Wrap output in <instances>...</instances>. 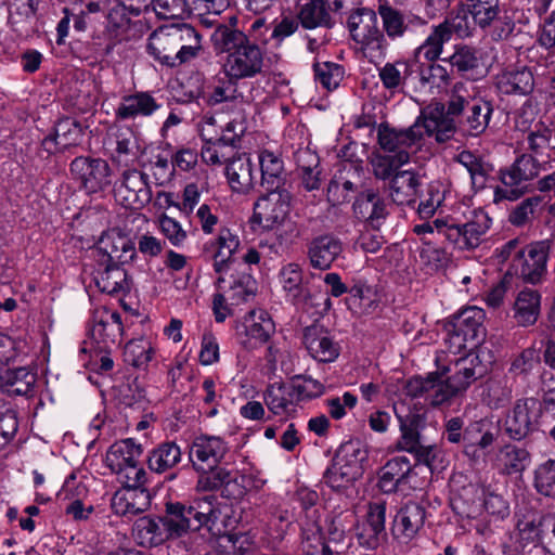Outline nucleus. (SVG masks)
Masks as SVG:
<instances>
[{
	"mask_svg": "<svg viewBox=\"0 0 555 555\" xmlns=\"http://www.w3.org/2000/svg\"><path fill=\"white\" fill-rule=\"evenodd\" d=\"M463 106H426L421 117L406 129L390 128L386 124L378 127V143L384 151L397 154L406 152L410 158L422 144L424 135H435L438 142L450 140L455 132L453 116L460 114Z\"/></svg>",
	"mask_w": 555,
	"mask_h": 555,
	"instance_id": "f257e3e1",
	"label": "nucleus"
},
{
	"mask_svg": "<svg viewBox=\"0 0 555 555\" xmlns=\"http://www.w3.org/2000/svg\"><path fill=\"white\" fill-rule=\"evenodd\" d=\"M216 51L227 52L223 70L230 79L251 78L263 67V52L244 31L232 27H216L211 34Z\"/></svg>",
	"mask_w": 555,
	"mask_h": 555,
	"instance_id": "f03ea898",
	"label": "nucleus"
},
{
	"mask_svg": "<svg viewBox=\"0 0 555 555\" xmlns=\"http://www.w3.org/2000/svg\"><path fill=\"white\" fill-rule=\"evenodd\" d=\"M201 48V36L190 24L160 26L150 35L147 42L149 53L169 66L190 61Z\"/></svg>",
	"mask_w": 555,
	"mask_h": 555,
	"instance_id": "7ed1b4c3",
	"label": "nucleus"
},
{
	"mask_svg": "<svg viewBox=\"0 0 555 555\" xmlns=\"http://www.w3.org/2000/svg\"><path fill=\"white\" fill-rule=\"evenodd\" d=\"M491 227V218L482 209L474 210L473 218L461 224L453 219L437 218L416 224L413 231L418 235L437 233L460 250L477 248Z\"/></svg>",
	"mask_w": 555,
	"mask_h": 555,
	"instance_id": "20e7f679",
	"label": "nucleus"
},
{
	"mask_svg": "<svg viewBox=\"0 0 555 555\" xmlns=\"http://www.w3.org/2000/svg\"><path fill=\"white\" fill-rule=\"evenodd\" d=\"M353 212L365 224L356 245L363 253L376 254L385 244L384 236L378 232L388 216L385 199L373 189H367L354 201Z\"/></svg>",
	"mask_w": 555,
	"mask_h": 555,
	"instance_id": "39448f33",
	"label": "nucleus"
},
{
	"mask_svg": "<svg viewBox=\"0 0 555 555\" xmlns=\"http://www.w3.org/2000/svg\"><path fill=\"white\" fill-rule=\"evenodd\" d=\"M366 459L367 451L359 441L343 443L324 473V482L334 490L347 488L362 476Z\"/></svg>",
	"mask_w": 555,
	"mask_h": 555,
	"instance_id": "423d86ee",
	"label": "nucleus"
},
{
	"mask_svg": "<svg viewBox=\"0 0 555 555\" xmlns=\"http://www.w3.org/2000/svg\"><path fill=\"white\" fill-rule=\"evenodd\" d=\"M351 17L349 22L352 39L358 44L360 53L371 63L382 62L389 48L388 38L377 25L376 13L372 10L362 9L359 13L360 23Z\"/></svg>",
	"mask_w": 555,
	"mask_h": 555,
	"instance_id": "0eeeda50",
	"label": "nucleus"
},
{
	"mask_svg": "<svg viewBox=\"0 0 555 555\" xmlns=\"http://www.w3.org/2000/svg\"><path fill=\"white\" fill-rule=\"evenodd\" d=\"M485 319V311L475 306L454 314L448 327L447 343L450 351L456 353L465 349L467 344H470L472 348L481 344L486 336Z\"/></svg>",
	"mask_w": 555,
	"mask_h": 555,
	"instance_id": "6e6552de",
	"label": "nucleus"
},
{
	"mask_svg": "<svg viewBox=\"0 0 555 555\" xmlns=\"http://www.w3.org/2000/svg\"><path fill=\"white\" fill-rule=\"evenodd\" d=\"M450 367L444 366L438 371L442 389L437 401L448 402L459 392L466 390L474 382L483 377L488 367L477 354H468L456 360L452 375H448Z\"/></svg>",
	"mask_w": 555,
	"mask_h": 555,
	"instance_id": "1a4fd4ad",
	"label": "nucleus"
},
{
	"mask_svg": "<svg viewBox=\"0 0 555 555\" xmlns=\"http://www.w3.org/2000/svg\"><path fill=\"white\" fill-rule=\"evenodd\" d=\"M551 242L547 240L528 244L517 250L508 273L521 279L525 283H541L547 274V259Z\"/></svg>",
	"mask_w": 555,
	"mask_h": 555,
	"instance_id": "9d476101",
	"label": "nucleus"
},
{
	"mask_svg": "<svg viewBox=\"0 0 555 555\" xmlns=\"http://www.w3.org/2000/svg\"><path fill=\"white\" fill-rule=\"evenodd\" d=\"M544 424L535 397H521L515 400L504 418V433L514 441H521L539 430Z\"/></svg>",
	"mask_w": 555,
	"mask_h": 555,
	"instance_id": "9b49d317",
	"label": "nucleus"
},
{
	"mask_svg": "<svg viewBox=\"0 0 555 555\" xmlns=\"http://www.w3.org/2000/svg\"><path fill=\"white\" fill-rule=\"evenodd\" d=\"M115 197L126 208L141 209L152 199L149 176L137 169H127L115 184Z\"/></svg>",
	"mask_w": 555,
	"mask_h": 555,
	"instance_id": "f8f14e48",
	"label": "nucleus"
},
{
	"mask_svg": "<svg viewBox=\"0 0 555 555\" xmlns=\"http://www.w3.org/2000/svg\"><path fill=\"white\" fill-rule=\"evenodd\" d=\"M70 173L87 193L100 192L111 184V168L102 158L76 157L70 163Z\"/></svg>",
	"mask_w": 555,
	"mask_h": 555,
	"instance_id": "ddd939ff",
	"label": "nucleus"
},
{
	"mask_svg": "<svg viewBox=\"0 0 555 555\" xmlns=\"http://www.w3.org/2000/svg\"><path fill=\"white\" fill-rule=\"evenodd\" d=\"M498 437L499 430L494 428L491 421L481 418L470 422L464 428L463 453L474 463H479Z\"/></svg>",
	"mask_w": 555,
	"mask_h": 555,
	"instance_id": "4468645a",
	"label": "nucleus"
},
{
	"mask_svg": "<svg viewBox=\"0 0 555 555\" xmlns=\"http://www.w3.org/2000/svg\"><path fill=\"white\" fill-rule=\"evenodd\" d=\"M267 192L254 206V219L262 228L272 229L288 215L292 195L287 190Z\"/></svg>",
	"mask_w": 555,
	"mask_h": 555,
	"instance_id": "2eb2a0df",
	"label": "nucleus"
},
{
	"mask_svg": "<svg viewBox=\"0 0 555 555\" xmlns=\"http://www.w3.org/2000/svg\"><path fill=\"white\" fill-rule=\"evenodd\" d=\"M426 509L416 502H408L395 515L391 522V534L401 544H408L416 538L424 527Z\"/></svg>",
	"mask_w": 555,
	"mask_h": 555,
	"instance_id": "dca6fc26",
	"label": "nucleus"
},
{
	"mask_svg": "<svg viewBox=\"0 0 555 555\" xmlns=\"http://www.w3.org/2000/svg\"><path fill=\"white\" fill-rule=\"evenodd\" d=\"M95 250L98 251L99 264L126 263L133 259L135 247L131 240L117 229L104 232L99 238Z\"/></svg>",
	"mask_w": 555,
	"mask_h": 555,
	"instance_id": "f3484780",
	"label": "nucleus"
},
{
	"mask_svg": "<svg viewBox=\"0 0 555 555\" xmlns=\"http://www.w3.org/2000/svg\"><path fill=\"white\" fill-rule=\"evenodd\" d=\"M386 502L377 500L369 503L365 520L358 528L359 543L366 548L374 550L386 540Z\"/></svg>",
	"mask_w": 555,
	"mask_h": 555,
	"instance_id": "a211bd4d",
	"label": "nucleus"
},
{
	"mask_svg": "<svg viewBox=\"0 0 555 555\" xmlns=\"http://www.w3.org/2000/svg\"><path fill=\"white\" fill-rule=\"evenodd\" d=\"M279 279L286 297L295 306L307 309L315 305L312 289L309 282L304 281L299 264L292 262L284 266L279 273Z\"/></svg>",
	"mask_w": 555,
	"mask_h": 555,
	"instance_id": "6ab92c4d",
	"label": "nucleus"
},
{
	"mask_svg": "<svg viewBox=\"0 0 555 555\" xmlns=\"http://www.w3.org/2000/svg\"><path fill=\"white\" fill-rule=\"evenodd\" d=\"M225 452L227 446L219 437L201 436L191 446L190 460L197 470L206 472L216 467Z\"/></svg>",
	"mask_w": 555,
	"mask_h": 555,
	"instance_id": "aec40b11",
	"label": "nucleus"
},
{
	"mask_svg": "<svg viewBox=\"0 0 555 555\" xmlns=\"http://www.w3.org/2000/svg\"><path fill=\"white\" fill-rule=\"evenodd\" d=\"M302 340L311 357L320 362H332L339 354L338 345L321 324L314 323L307 326L304 330Z\"/></svg>",
	"mask_w": 555,
	"mask_h": 555,
	"instance_id": "412c9836",
	"label": "nucleus"
},
{
	"mask_svg": "<svg viewBox=\"0 0 555 555\" xmlns=\"http://www.w3.org/2000/svg\"><path fill=\"white\" fill-rule=\"evenodd\" d=\"M151 493L145 487L124 488L116 491L112 499V508L120 516H135L151 506Z\"/></svg>",
	"mask_w": 555,
	"mask_h": 555,
	"instance_id": "4be33fe9",
	"label": "nucleus"
},
{
	"mask_svg": "<svg viewBox=\"0 0 555 555\" xmlns=\"http://www.w3.org/2000/svg\"><path fill=\"white\" fill-rule=\"evenodd\" d=\"M343 251L341 242L332 235L313 238L307 246V256L312 268L327 270Z\"/></svg>",
	"mask_w": 555,
	"mask_h": 555,
	"instance_id": "5701e85b",
	"label": "nucleus"
},
{
	"mask_svg": "<svg viewBox=\"0 0 555 555\" xmlns=\"http://www.w3.org/2000/svg\"><path fill=\"white\" fill-rule=\"evenodd\" d=\"M189 512H191L189 505L179 502L166 504L165 515L159 517V521L165 527L168 539H178L189 531L197 530L194 527V518Z\"/></svg>",
	"mask_w": 555,
	"mask_h": 555,
	"instance_id": "b1692460",
	"label": "nucleus"
},
{
	"mask_svg": "<svg viewBox=\"0 0 555 555\" xmlns=\"http://www.w3.org/2000/svg\"><path fill=\"white\" fill-rule=\"evenodd\" d=\"M378 15L382 20L383 29H380L388 39L398 40L402 38L409 29V23L423 25L425 21L416 15H412L408 22L403 13L391 7L388 2L379 3L377 8Z\"/></svg>",
	"mask_w": 555,
	"mask_h": 555,
	"instance_id": "393cba45",
	"label": "nucleus"
},
{
	"mask_svg": "<svg viewBox=\"0 0 555 555\" xmlns=\"http://www.w3.org/2000/svg\"><path fill=\"white\" fill-rule=\"evenodd\" d=\"M121 263L99 264L94 276L96 287L108 295L126 294L130 291V281Z\"/></svg>",
	"mask_w": 555,
	"mask_h": 555,
	"instance_id": "a878e982",
	"label": "nucleus"
},
{
	"mask_svg": "<svg viewBox=\"0 0 555 555\" xmlns=\"http://www.w3.org/2000/svg\"><path fill=\"white\" fill-rule=\"evenodd\" d=\"M82 137V128L75 120L64 118L56 124L54 135L46 138L42 144L50 153L53 150L65 151L79 145Z\"/></svg>",
	"mask_w": 555,
	"mask_h": 555,
	"instance_id": "bb28decb",
	"label": "nucleus"
},
{
	"mask_svg": "<svg viewBox=\"0 0 555 555\" xmlns=\"http://www.w3.org/2000/svg\"><path fill=\"white\" fill-rule=\"evenodd\" d=\"M420 186V178L415 172L398 171L389 182L391 199L398 205H412L416 202Z\"/></svg>",
	"mask_w": 555,
	"mask_h": 555,
	"instance_id": "cd10ccee",
	"label": "nucleus"
},
{
	"mask_svg": "<svg viewBox=\"0 0 555 555\" xmlns=\"http://www.w3.org/2000/svg\"><path fill=\"white\" fill-rule=\"evenodd\" d=\"M485 489L478 485L468 483L462 487L451 499L452 509L463 518H475L482 511L480 503Z\"/></svg>",
	"mask_w": 555,
	"mask_h": 555,
	"instance_id": "c85d7f7f",
	"label": "nucleus"
},
{
	"mask_svg": "<svg viewBox=\"0 0 555 555\" xmlns=\"http://www.w3.org/2000/svg\"><path fill=\"white\" fill-rule=\"evenodd\" d=\"M143 454L141 444L128 438L113 443L106 453V465L112 472L120 470L122 467L140 462Z\"/></svg>",
	"mask_w": 555,
	"mask_h": 555,
	"instance_id": "c756f323",
	"label": "nucleus"
},
{
	"mask_svg": "<svg viewBox=\"0 0 555 555\" xmlns=\"http://www.w3.org/2000/svg\"><path fill=\"white\" fill-rule=\"evenodd\" d=\"M410 473L411 464L405 456L393 457L382 468L378 488L384 493L396 492L400 485L405 483Z\"/></svg>",
	"mask_w": 555,
	"mask_h": 555,
	"instance_id": "7c9ffc66",
	"label": "nucleus"
},
{
	"mask_svg": "<svg viewBox=\"0 0 555 555\" xmlns=\"http://www.w3.org/2000/svg\"><path fill=\"white\" fill-rule=\"evenodd\" d=\"M225 176L235 192H248L254 186L250 158L246 154L233 157L225 167Z\"/></svg>",
	"mask_w": 555,
	"mask_h": 555,
	"instance_id": "2f4dec72",
	"label": "nucleus"
},
{
	"mask_svg": "<svg viewBox=\"0 0 555 555\" xmlns=\"http://www.w3.org/2000/svg\"><path fill=\"white\" fill-rule=\"evenodd\" d=\"M533 85V75L526 67L505 70L496 80V88L502 94L526 95L532 91Z\"/></svg>",
	"mask_w": 555,
	"mask_h": 555,
	"instance_id": "473e14b6",
	"label": "nucleus"
},
{
	"mask_svg": "<svg viewBox=\"0 0 555 555\" xmlns=\"http://www.w3.org/2000/svg\"><path fill=\"white\" fill-rule=\"evenodd\" d=\"M158 519L143 516L135 520L132 527V537L141 546L153 547L169 540L165 527Z\"/></svg>",
	"mask_w": 555,
	"mask_h": 555,
	"instance_id": "72a5a7b5",
	"label": "nucleus"
},
{
	"mask_svg": "<svg viewBox=\"0 0 555 555\" xmlns=\"http://www.w3.org/2000/svg\"><path fill=\"white\" fill-rule=\"evenodd\" d=\"M93 321L92 336L100 338L105 347H108L109 343L115 344L116 339L122 334L121 315L116 311L106 309L96 311Z\"/></svg>",
	"mask_w": 555,
	"mask_h": 555,
	"instance_id": "f704fd0d",
	"label": "nucleus"
},
{
	"mask_svg": "<svg viewBox=\"0 0 555 555\" xmlns=\"http://www.w3.org/2000/svg\"><path fill=\"white\" fill-rule=\"evenodd\" d=\"M496 461L506 475L521 474L531 463L529 451L513 443L502 446L496 453Z\"/></svg>",
	"mask_w": 555,
	"mask_h": 555,
	"instance_id": "c9c22d12",
	"label": "nucleus"
},
{
	"mask_svg": "<svg viewBox=\"0 0 555 555\" xmlns=\"http://www.w3.org/2000/svg\"><path fill=\"white\" fill-rule=\"evenodd\" d=\"M189 507L197 530L202 527L211 529L220 518V503L216 495L209 494L194 499Z\"/></svg>",
	"mask_w": 555,
	"mask_h": 555,
	"instance_id": "e433bc0d",
	"label": "nucleus"
},
{
	"mask_svg": "<svg viewBox=\"0 0 555 555\" xmlns=\"http://www.w3.org/2000/svg\"><path fill=\"white\" fill-rule=\"evenodd\" d=\"M244 333L250 339L260 344L268 343L275 333V324L264 310H253L244 318Z\"/></svg>",
	"mask_w": 555,
	"mask_h": 555,
	"instance_id": "4c0bfd02",
	"label": "nucleus"
},
{
	"mask_svg": "<svg viewBox=\"0 0 555 555\" xmlns=\"http://www.w3.org/2000/svg\"><path fill=\"white\" fill-rule=\"evenodd\" d=\"M266 404L274 414H292L296 411V397L293 386L282 383L271 384L264 395Z\"/></svg>",
	"mask_w": 555,
	"mask_h": 555,
	"instance_id": "58836bf2",
	"label": "nucleus"
},
{
	"mask_svg": "<svg viewBox=\"0 0 555 555\" xmlns=\"http://www.w3.org/2000/svg\"><path fill=\"white\" fill-rule=\"evenodd\" d=\"M462 8L468 13L475 25L486 29L500 18V0H462Z\"/></svg>",
	"mask_w": 555,
	"mask_h": 555,
	"instance_id": "ea45409f",
	"label": "nucleus"
},
{
	"mask_svg": "<svg viewBox=\"0 0 555 555\" xmlns=\"http://www.w3.org/2000/svg\"><path fill=\"white\" fill-rule=\"evenodd\" d=\"M261 185L267 191L282 190L285 180L283 160L273 152L264 150L259 154Z\"/></svg>",
	"mask_w": 555,
	"mask_h": 555,
	"instance_id": "a19ab883",
	"label": "nucleus"
},
{
	"mask_svg": "<svg viewBox=\"0 0 555 555\" xmlns=\"http://www.w3.org/2000/svg\"><path fill=\"white\" fill-rule=\"evenodd\" d=\"M181 450L172 441H167L154 448L147 456V465L152 472L163 474L181 462Z\"/></svg>",
	"mask_w": 555,
	"mask_h": 555,
	"instance_id": "79ce46f5",
	"label": "nucleus"
},
{
	"mask_svg": "<svg viewBox=\"0 0 555 555\" xmlns=\"http://www.w3.org/2000/svg\"><path fill=\"white\" fill-rule=\"evenodd\" d=\"M539 175V164L531 155L519 156L513 166L501 171V181L506 186L520 185Z\"/></svg>",
	"mask_w": 555,
	"mask_h": 555,
	"instance_id": "37998d69",
	"label": "nucleus"
},
{
	"mask_svg": "<svg viewBox=\"0 0 555 555\" xmlns=\"http://www.w3.org/2000/svg\"><path fill=\"white\" fill-rule=\"evenodd\" d=\"M514 318L521 326L532 325L540 314V294L526 288L518 293L514 304Z\"/></svg>",
	"mask_w": 555,
	"mask_h": 555,
	"instance_id": "c03bdc74",
	"label": "nucleus"
},
{
	"mask_svg": "<svg viewBox=\"0 0 555 555\" xmlns=\"http://www.w3.org/2000/svg\"><path fill=\"white\" fill-rule=\"evenodd\" d=\"M406 392L411 397L425 396L426 400L435 406L446 403V401H437L438 395L442 389L438 371L429 373L426 377L416 376L406 383Z\"/></svg>",
	"mask_w": 555,
	"mask_h": 555,
	"instance_id": "a18cd8bd",
	"label": "nucleus"
},
{
	"mask_svg": "<svg viewBox=\"0 0 555 555\" xmlns=\"http://www.w3.org/2000/svg\"><path fill=\"white\" fill-rule=\"evenodd\" d=\"M208 470L198 478L197 489L202 491L222 489L223 496L232 495V489L237 487L236 475L221 467Z\"/></svg>",
	"mask_w": 555,
	"mask_h": 555,
	"instance_id": "49530a36",
	"label": "nucleus"
},
{
	"mask_svg": "<svg viewBox=\"0 0 555 555\" xmlns=\"http://www.w3.org/2000/svg\"><path fill=\"white\" fill-rule=\"evenodd\" d=\"M240 246L237 235L229 229H221L217 238V250L214 253V269L217 273L228 270L233 260V255Z\"/></svg>",
	"mask_w": 555,
	"mask_h": 555,
	"instance_id": "de8ad7c7",
	"label": "nucleus"
},
{
	"mask_svg": "<svg viewBox=\"0 0 555 555\" xmlns=\"http://www.w3.org/2000/svg\"><path fill=\"white\" fill-rule=\"evenodd\" d=\"M8 391L17 396H27L36 383V374L27 367L9 369L0 376Z\"/></svg>",
	"mask_w": 555,
	"mask_h": 555,
	"instance_id": "09e8293b",
	"label": "nucleus"
},
{
	"mask_svg": "<svg viewBox=\"0 0 555 555\" xmlns=\"http://www.w3.org/2000/svg\"><path fill=\"white\" fill-rule=\"evenodd\" d=\"M447 31L444 27H440L439 25L434 26L425 41L415 50V62L425 60L431 63L439 59L443 50V44L450 41Z\"/></svg>",
	"mask_w": 555,
	"mask_h": 555,
	"instance_id": "8fccbe9b",
	"label": "nucleus"
},
{
	"mask_svg": "<svg viewBox=\"0 0 555 555\" xmlns=\"http://www.w3.org/2000/svg\"><path fill=\"white\" fill-rule=\"evenodd\" d=\"M298 18L302 27L308 29L330 26V15L326 12L323 0H311L304 4L299 11Z\"/></svg>",
	"mask_w": 555,
	"mask_h": 555,
	"instance_id": "3c124183",
	"label": "nucleus"
},
{
	"mask_svg": "<svg viewBox=\"0 0 555 555\" xmlns=\"http://www.w3.org/2000/svg\"><path fill=\"white\" fill-rule=\"evenodd\" d=\"M513 398V386L506 378L492 379L487 384L486 404L498 410L506 406Z\"/></svg>",
	"mask_w": 555,
	"mask_h": 555,
	"instance_id": "603ef678",
	"label": "nucleus"
},
{
	"mask_svg": "<svg viewBox=\"0 0 555 555\" xmlns=\"http://www.w3.org/2000/svg\"><path fill=\"white\" fill-rule=\"evenodd\" d=\"M115 152L113 158L118 163L128 165L138 157L139 145L134 133L129 130H119L115 134Z\"/></svg>",
	"mask_w": 555,
	"mask_h": 555,
	"instance_id": "864d4df0",
	"label": "nucleus"
},
{
	"mask_svg": "<svg viewBox=\"0 0 555 555\" xmlns=\"http://www.w3.org/2000/svg\"><path fill=\"white\" fill-rule=\"evenodd\" d=\"M413 72L412 62L399 60L393 63H386L379 69V77L387 88H396L401 85L403 79Z\"/></svg>",
	"mask_w": 555,
	"mask_h": 555,
	"instance_id": "5fc2aeb1",
	"label": "nucleus"
},
{
	"mask_svg": "<svg viewBox=\"0 0 555 555\" xmlns=\"http://www.w3.org/2000/svg\"><path fill=\"white\" fill-rule=\"evenodd\" d=\"M291 384L297 402L318 398L325 391L321 382L308 375H296L292 378Z\"/></svg>",
	"mask_w": 555,
	"mask_h": 555,
	"instance_id": "6e6d98bb",
	"label": "nucleus"
},
{
	"mask_svg": "<svg viewBox=\"0 0 555 555\" xmlns=\"http://www.w3.org/2000/svg\"><path fill=\"white\" fill-rule=\"evenodd\" d=\"M409 163L406 152H400L397 154L380 156L373 162V171L376 178L387 180L393 177L398 172L399 167Z\"/></svg>",
	"mask_w": 555,
	"mask_h": 555,
	"instance_id": "4d7b16f0",
	"label": "nucleus"
},
{
	"mask_svg": "<svg viewBox=\"0 0 555 555\" xmlns=\"http://www.w3.org/2000/svg\"><path fill=\"white\" fill-rule=\"evenodd\" d=\"M534 487L540 494L555 499V460H547L538 466Z\"/></svg>",
	"mask_w": 555,
	"mask_h": 555,
	"instance_id": "13d9d810",
	"label": "nucleus"
},
{
	"mask_svg": "<svg viewBox=\"0 0 555 555\" xmlns=\"http://www.w3.org/2000/svg\"><path fill=\"white\" fill-rule=\"evenodd\" d=\"M541 202L542 197L538 195L525 198L511 210L508 221L515 227H524L530 223L534 219Z\"/></svg>",
	"mask_w": 555,
	"mask_h": 555,
	"instance_id": "bf43d9fd",
	"label": "nucleus"
},
{
	"mask_svg": "<svg viewBox=\"0 0 555 555\" xmlns=\"http://www.w3.org/2000/svg\"><path fill=\"white\" fill-rule=\"evenodd\" d=\"M152 346L145 339L127 343L124 350L125 361L134 367L145 366L152 359Z\"/></svg>",
	"mask_w": 555,
	"mask_h": 555,
	"instance_id": "052dcab7",
	"label": "nucleus"
},
{
	"mask_svg": "<svg viewBox=\"0 0 555 555\" xmlns=\"http://www.w3.org/2000/svg\"><path fill=\"white\" fill-rule=\"evenodd\" d=\"M449 61L452 67L456 68L460 73H467L479 66L480 54L475 48L460 46L456 47Z\"/></svg>",
	"mask_w": 555,
	"mask_h": 555,
	"instance_id": "680f3d73",
	"label": "nucleus"
},
{
	"mask_svg": "<svg viewBox=\"0 0 555 555\" xmlns=\"http://www.w3.org/2000/svg\"><path fill=\"white\" fill-rule=\"evenodd\" d=\"M314 72L317 79L327 90L337 88L344 77V68L332 62L315 64Z\"/></svg>",
	"mask_w": 555,
	"mask_h": 555,
	"instance_id": "e2e57ef3",
	"label": "nucleus"
},
{
	"mask_svg": "<svg viewBox=\"0 0 555 555\" xmlns=\"http://www.w3.org/2000/svg\"><path fill=\"white\" fill-rule=\"evenodd\" d=\"M447 81L448 73L441 65L433 64L431 62L426 68L421 69L420 82L422 88L426 89L430 93H433L435 88L439 89L444 87Z\"/></svg>",
	"mask_w": 555,
	"mask_h": 555,
	"instance_id": "0e129e2a",
	"label": "nucleus"
},
{
	"mask_svg": "<svg viewBox=\"0 0 555 555\" xmlns=\"http://www.w3.org/2000/svg\"><path fill=\"white\" fill-rule=\"evenodd\" d=\"M301 546L307 555H312L319 547L323 550V546H326L323 542L321 527L317 520L313 519L311 522L302 526Z\"/></svg>",
	"mask_w": 555,
	"mask_h": 555,
	"instance_id": "69168bd1",
	"label": "nucleus"
},
{
	"mask_svg": "<svg viewBox=\"0 0 555 555\" xmlns=\"http://www.w3.org/2000/svg\"><path fill=\"white\" fill-rule=\"evenodd\" d=\"M155 14L159 18H179L188 13L186 0H152Z\"/></svg>",
	"mask_w": 555,
	"mask_h": 555,
	"instance_id": "338daca9",
	"label": "nucleus"
},
{
	"mask_svg": "<svg viewBox=\"0 0 555 555\" xmlns=\"http://www.w3.org/2000/svg\"><path fill=\"white\" fill-rule=\"evenodd\" d=\"M482 508L490 515L503 519L509 515V505L504 496L494 490L485 489Z\"/></svg>",
	"mask_w": 555,
	"mask_h": 555,
	"instance_id": "774afa93",
	"label": "nucleus"
}]
</instances>
